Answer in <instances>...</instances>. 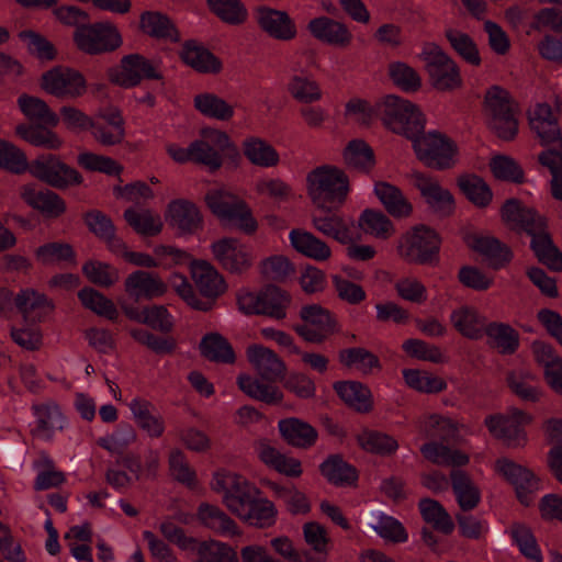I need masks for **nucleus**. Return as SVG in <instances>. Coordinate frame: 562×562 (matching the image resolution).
Here are the masks:
<instances>
[{"instance_id": "9b49d317", "label": "nucleus", "mask_w": 562, "mask_h": 562, "mask_svg": "<svg viewBox=\"0 0 562 562\" xmlns=\"http://www.w3.org/2000/svg\"><path fill=\"white\" fill-rule=\"evenodd\" d=\"M300 317L302 323L294 330L307 342L322 344L338 330L336 316L319 304L302 306Z\"/></svg>"}, {"instance_id": "69168bd1", "label": "nucleus", "mask_w": 562, "mask_h": 562, "mask_svg": "<svg viewBox=\"0 0 562 562\" xmlns=\"http://www.w3.org/2000/svg\"><path fill=\"white\" fill-rule=\"evenodd\" d=\"M369 526L385 540L405 542L408 539L402 524L383 513H373Z\"/></svg>"}, {"instance_id": "5fc2aeb1", "label": "nucleus", "mask_w": 562, "mask_h": 562, "mask_svg": "<svg viewBox=\"0 0 562 562\" xmlns=\"http://www.w3.org/2000/svg\"><path fill=\"white\" fill-rule=\"evenodd\" d=\"M123 216L127 224L142 236H156L162 229L160 215L150 210L136 211L131 207L124 211Z\"/></svg>"}, {"instance_id": "f8f14e48", "label": "nucleus", "mask_w": 562, "mask_h": 562, "mask_svg": "<svg viewBox=\"0 0 562 562\" xmlns=\"http://www.w3.org/2000/svg\"><path fill=\"white\" fill-rule=\"evenodd\" d=\"M30 171L36 179L58 190L80 186L83 182V178L78 170L53 154L38 156L31 162Z\"/></svg>"}, {"instance_id": "79ce46f5", "label": "nucleus", "mask_w": 562, "mask_h": 562, "mask_svg": "<svg viewBox=\"0 0 562 562\" xmlns=\"http://www.w3.org/2000/svg\"><path fill=\"white\" fill-rule=\"evenodd\" d=\"M457 183L465 198L476 207L484 209L491 204L493 192L480 176L474 173L461 175Z\"/></svg>"}, {"instance_id": "58836bf2", "label": "nucleus", "mask_w": 562, "mask_h": 562, "mask_svg": "<svg viewBox=\"0 0 562 562\" xmlns=\"http://www.w3.org/2000/svg\"><path fill=\"white\" fill-rule=\"evenodd\" d=\"M291 304V295L281 288L268 284L260 290V315L283 319Z\"/></svg>"}, {"instance_id": "7ed1b4c3", "label": "nucleus", "mask_w": 562, "mask_h": 562, "mask_svg": "<svg viewBox=\"0 0 562 562\" xmlns=\"http://www.w3.org/2000/svg\"><path fill=\"white\" fill-rule=\"evenodd\" d=\"M374 113L387 130L408 139L424 132L425 117L419 109L395 94H389L376 102Z\"/></svg>"}, {"instance_id": "f257e3e1", "label": "nucleus", "mask_w": 562, "mask_h": 562, "mask_svg": "<svg viewBox=\"0 0 562 562\" xmlns=\"http://www.w3.org/2000/svg\"><path fill=\"white\" fill-rule=\"evenodd\" d=\"M214 492L222 495L223 504L240 520L257 527L274 524L277 508L268 498H259V490L236 472L220 470L211 481Z\"/></svg>"}, {"instance_id": "774afa93", "label": "nucleus", "mask_w": 562, "mask_h": 562, "mask_svg": "<svg viewBox=\"0 0 562 562\" xmlns=\"http://www.w3.org/2000/svg\"><path fill=\"white\" fill-rule=\"evenodd\" d=\"M194 550L199 562H237L236 551L220 541L196 542Z\"/></svg>"}, {"instance_id": "f704fd0d", "label": "nucleus", "mask_w": 562, "mask_h": 562, "mask_svg": "<svg viewBox=\"0 0 562 562\" xmlns=\"http://www.w3.org/2000/svg\"><path fill=\"white\" fill-rule=\"evenodd\" d=\"M453 327L464 337L477 340L484 336L486 318L472 306H461L450 315Z\"/></svg>"}, {"instance_id": "f03ea898", "label": "nucleus", "mask_w": 562, "mask_h": 562, "mask_svg": "<svg viewBox=\"0 0 562 562\" xmlns=\"http://www.w3.org/2000/svg\"><path fill=\"white\" fill-rule=\"evenodd\" d=\"M307 194L318 210L337 211L346 202L349 178L339 168L324 165L307 173Z\"/></svg>"}, {"instance_id": "b1692460", "label": "nucleus", "mask_w": 562, "mask_h": 562, "mask_svg": "<svg viewBox=\"0 0 562 562\" xmlns=\"http://www.w3.org/2000/svg\"><path fill=\"white\" fill-rule=\"evenodd\" d=\"M124 289L128 296L136 301L153 300L167 292V284L157 273L136 270L125 279Z\"/></svg>"}, {"instance_id": "39448f33", "label": "nucleus", "mask_w": 562, "mask_h": 562, "mask_svg": "<svg viewBox=\"0 0 562 562\" xmlns=\"http://www.w3.org/2000/svg\"><path fill=\"white\" fill-rule=\"evenodd\" d=\"M533 416L517 407L504 413L488 415L484 419L488 432L509 449H522L528 443L526 427L532 424Z\"/></svg>"}, {"instance_id": "c9c22d12", "label": "nucleus", "mask_w": 562, "mask_h": 562, "mask_svg": "<svg viewBox=\"0 0 562 562\" xmlns=\"http://www.w3.org/2000/svg\"><path fill=\"white\" fill-rule=\"evenodd\" d=\"M259 459L269 468L291 477L302 474L301 462L295 458H289L272 447L268 441L260 440L257 443Z\"/></svg>"}, {"instance_id": "052dcab7", "label": "nucleus", "mask_w": 562, "mask_h": 562, "mask_svg": "<svg viewBox=\"0 0 562 562\" xmlns=\"http://www.w3.org/2000/svg\"><path fill=\"white\" fill-rule=\"evenodd\" d=\"M137 439L135 429L128 424H121L114 431L98 439V445L112 454H122Z\"/></svg>"}, {"instance_id": "ddd939ff", "label": "nucleus", "mask_w": 562, "mask_h": 562, "mask_svg": "<svg viewBox=\"0 0 562 562\" xmlns=\"http://www.w3.org/2000/svg\"><path fill=\"white\" fill-rule=\"evenodd\" d=\"M41 88L58 99H78L86 93L87 81L80 71L56 66L42 75Z\"/></svg>"}, {"instance_id": "0e129e2a", "label": "nucleus", "mask_w": 562, "mask_h": 562, "mask_svg": "<svg viewBox=\"0 0 562 562\" xmlns=\"http://www.w3.org/2000/svg\"><path fill=\"white\" fill-rule=\"evenodd\" d=\"M321 472L335 485L351 484L357 479L356 470L340 457L331 456L321 464Z\"/></svg>"}, {"instance_id": "f3484780", "label": "nucleus", "mask_w": 562, "mask_h": 562, "mask_svg": "<svg viewBox=\"0 0 562 562\" xmlns=\"http://www.w3.org/2000/svg\"><path fill=\"white\" fill-rule=\"evenodd\" d=\"M501 218L505 226L516 233L529 234L540 228L548 218L536 209L525 205L519 199H507L501 207Z\"/></svg>"}, {"instance_id": "c756f323", "label": "nucleus", "mask_w": 562, "mask_h": 562, "mask_svg": "<svg viewBox=\"0 0 562 562\" xmlns=\"http://www.w3.org/2000/svg\"><path fill=\"white\" fill-rule=\"evenodd\" d=\"M181 60L201 74H218L222 70L221 60L203 45L187 41L180 52Z\"/></svg>"}, {"instance_id": "3c124183", "label": "nucleus", "mask_w": 562, "mask_h": 562, "mask_svg": "<svg viewBox=\"0 0 562 562\" xmlns=\"http://www.w3.org/2000/svg\"><path fill=\"white\" fill-rule=\"evenodd\" d=\"M245 157L255 166L269 168L278 165V151L265 139L259 137L246 138L243 143Z\"/></svg>"}, {"instance_id": "72a5a7b5", "label": "nucleus", "mask_w": 562, "mask_h": 562, "mask_svg": "<svg viewBox=\"0 0 562 562\" xmlns=\"http://www.w3.org/2000/svg\"><path fill=\"white\" fill-rule=\"evenodd\" d=\"M199 521L217 535L233 537L240 535L236 522L218 506L202 503L196 512Z\"/></svg>"}, {"instance_id": "6ab92c4d", "label": "nucleus", "mask_w": 562, "mask_h": 562, "mask_svg": "<svg viewBox=\"0 0 562 562\" xmlns=\"http://www.w3.org/2000/svg\"><path fill=\"white\" fill-rule=\"evenodd\" d=\"M256 18L260 29L274 40L288 42L296 37L295 22L285 11L259 7Z\"/></svg>"}, {"instance_id": "a18cd8bd", "label": "nucleus", "mask_w": 562, "mask_h": 562, "mask_svg": "<svg viewBox=\"0 0 562 562\" xmlns=\"http://www.w3.org/2000/svg\"><path fill=\"white\" fill-rule=\"evenodd\" d=\"M451 484L458 505L462 510L469 512L479 505L481 492L467 473L452 471Z\"/></svg>"}, {"instance_id": "49530a36", "label": "nucleus", "mask_w": 562, "mask_h": 562, "mask_svg": "<svg viewBox=\"0 0 562 562\" xmlns=\"http://www.w3.org/2000/svg\"><path fill=\"white\" fill-rule=\"evenodd\" d=\"M359 228L367 235L386 240L395 234L392 221L383 212L366 209L358 218Z\"/></svg>"}, {"instance_id": "e2e57ef3", "label": "nucleus", "mask_w": 562, "mask_h": 562, "mask_svg": "<svg viewBox=\"0 0 562 562\" xmlns=\"http://www.w3.org/2000/svg\"><path fill=\"white\" fill-rule=\"evenodd\" d=\"M536 361L542 369L547 385L553 393L562 396V358L557 353H537Z\"/></svg>"}, {"instance_id": "7c9ffc66", "label": "nucleus", "mask_w": 562, "mask_h": 562, "mask_svg": "<svg viewBox=\"0 0 562 562\" xmlns=\"http://www.w3.org/2000/svg\"><path fill=\"white\" fill-rule=\"evenodd\" d=\"M374 193L392 217L406 218L412 215L413 205L400 188L380 181L374 184Z\"/></svg>"}, {"instance_id": "dca6fc26", "label": "nucleus", "mask_w": 562, "mask_h": 562, "mask_svg": "<svg viewBox=\"0 0 562 562\" xmlns=\"http://www.w3.org/2000/svg\"><path fill=\"white\" fill-rule=\"evenodd\" d=\"M214 259L226 271L235 274L246 272L252 266L249 247L233 237H224L211 245Z\"/></svg>"}, {"instance_id": "473e14b6", "label": "nucleus", "mask_w": 562, "mask_h": 562, "mask_svg": "<svg viewBox=\"0 0 562 562\" xmlns=\"http://www.w3.org/2000/svg\"><path fill=\"white\" fill-rule=\"evenodd\" d=\"M291 246L301 255L315 261H325L330 258V247L311 232L294 228L289 234Z\"/></svg>"}, {"instance_id": "4c0bfd02", "label": "nucleus", "mask_w": 562, "mask_h": 562, "mask_svg": "<svg viewBox=\"0 0 562 562\" xmlns=\"http://www.w3.org/2000/svg\"><path fill=\"white\" fill-rule=\"evenodd\" d=\"M273 494L281 501L292 515H305L311 510V503L306 494L292 484L282 485L272 481H263Z\"/></svg>"}, {"instance_id": "338daca9", "label": "nucleus", "mask_w": 562, "mask_h": 562, "mask_svg": "<svg viewBox=\"0 0 562 562\" xmlns=\"http://www.w3.org/2000/svg\"><path fill=\"white\" fill-rule=\"evenodd\" d=\"M446 37L454 52L467 63L480 66L481 57L475 42L472 37L461 31L449 29Z\"/></svg>"}, {"instance_id": "680f3d73", "label": "nucleus", "mask_w": 562, "mask_h": 562, "mask_svg": "<svg viewBox=\"0 0 562 562\" xmlns=\"http://www.w3.org/2000/svg\"><path fill=\"white\" fill-rule=\"evenodd\" d=\"M419 510L424 520L437 530L443 533H450L453 530L454 524L439 502L424 498L419 502Z\"/></svg>"}, {"instance_id": "37998d69", "label": "nucleus", "mask_w": 562, "mask_h": 562, "mask_svg": "<svg viewBox=\"0 0 562 562\" xmlns=\"http://www.w3.org/2000/svg\"><path fill=\"white\" fill-rule=\"evenodd\" d=\"M508 385L513 393L526 402H539L544 392L537 382V376L527 370H515L509 373Z\"/></svg>"}, {"instance_id": "c85d7f7f", "label": "nucleus", "mask_w": 562, "mask_h": 562, "mask_svg": "<svg viewBox=\"0 0 562 562\" xmlns=\"http://www.w3.org/2000/svg\"><path fill=\"white\" fill-rule=\"evenodd\" d=\"M470 247L485 257L494 270L506 267L514 257L512 249L499 239L491 236H473Z\"/></svg>"}, {"instance_id": "c03bdc74", "label": "nucleus", "mask_w": 562, "mask_h": 562, "mask_svg": "<svg viewBox=\"0 0 562 562\" xmlns=\"http://www.w3.org/2000/svg\"><path fill=\"white\" fill-rule=\"evenodd\" d=\"M484 335L491 348H498L502 351H516L520 346L519 333L507 323H487Z\"/></svg>"}, {"instance_id": "4d7b16f0", "label": "nucleus", "mask_w": 562, "mask_h": 562, "mask_svg": "<svg viewBox=\"0 0 562 562\" xmlns=\"http://www.w3.org/2000/svg\"><path fill=\"white\" fill-rule=\"evenodd\" d=\"M508 532L512 540L518 547L520 553L525 558L532 562L543 561L540 547L538 546L537 540L528 526L521 522H515L509 527Z\"/></svg>"}, {"instance_id": "20e7f679", "label": "nucleus", "mask_w": 562, "mask_h": 562, "mask_svg": "<svg viewBox=\"0 0 562 562\" xmlns=\"http://www.w3.org/2000/svg\"><path fill=\"white\" fill-rule=\"evenodd\" d=\"M484 110L488 127L503 140H512L518 132L517 108L510 93L492 86L485 93Z\"/></svg>"}, {"instance_id": "603ef678", "label": "nucleus", "mask_w": 562, "mask_h": 562, "mask_svg": "<svg viewBox=\"0 0 562 562\" xmlns=\"http://www.w3.org/2000/svg\"><path fill=\"white\" fill-rule=\"evenodd\" d=\"M36 432L44 439H50L56 430L65 427L66 419L56 404H43L34 407Z\"/></svg>"}, {"instance_id": "bb28decb", "label": "nucleus", "mask_w": 562, "mask_h": 562, "mask_svg": "<svg viewBox=\"0 0 562 562\" xmlns=\"http://www.w3.org/2000/svg\"><path fill=\"white\" fill-rule=\"evenodd\" d=\"M191 274L203 300H210L212 304L226 289L223 277L205 260L192 262Z\"/></svg>"}, {"instance_id": "4be33fe9", "label": "nucleus", "mask_w": 562, "mask_h": 562, "mask_svg": "<svg viewBox=\"0 0 562 562\" xmlns=\"http://www.w3.org/2000/svg\"><path fill=\"white\" fill-rule=\"evenodd\" d=\"M528 236L530 237V249L538 262L551 271L562 272V252L552 239L548 220L541 224L540 228H535Z\"/></svg>"}, {"instance_id": "a19ab883", "label": "nucleus", "mask_w": 562, "mask_h": 562, "mask_svg": "<svg viewBox=\"0 0 562 562\" xmlns=\"http://www.w3.org/2000/svg\"><path fill=\"white\" fill-rule=\"evenodd\" d=\"M18 105L31 122L49 127H55L59 123L58 115L40 98L25 93L21 94L18 99Z\"/></svg>"}, {"instance_id": "bf43d9fd", "label": "nucleus", "mask_w": 562, "mask_h": 562, "mask_svg": "<svg viewBox=\"0 0 562 562\" xmlns=\"http://www.w3.org/2000/svg\"><path fill=\"white\" fill-rule=\"evenodd\" d=\"M210 11L222 22L239 25L247 20L248 12L240 0H206Z\"/></svg>"}, {"instance_id": "864d4df0", "label": "nucleus", "mask_w": 562, "mask_h": 562, "mask_svg": "<svg viewBox=\"0 0 562 562\" xmlns=\"http://www.w3.org/2000/svg\"><path fill=\"white\" fill-rule=\"evenodd\" d=\"M49 126L42 124H21L16 126V134L36 147H44L47 149H58L63 145V140L58 135L48 128Z\"/></svg>"}, {"instance_id": "ea45409f", "label": "nucleus", "mask_w": 562, "mask_h": 562, "mask_svg": "<svg viewBox=\"0 0 562 562\" xmlns=\"http://www.w3.org/2000/svg\"><path fill=\"white\" fill-rule=\"evenodd\" d=\"M278 427L284 440L294 447L307 448L317 438V432L311 425L294 417L280 420Z\"/></svg>"}, {"instance_id": "de8ad7c7", "label": "nucleus", "mask_w": 562, "mask_h": 562, "mask_svg": "<svg viewBox=\"0 0 562 562\" xmlns=\"http://www.w3.org/2000/svg\"><path fill=\"white\" fill-rule=\"evenodd\" d=\"M420 452L426 460L437 465L462 467L469 462L467 453L435 441L423 445Z\"/></svg>"}, {"instance_id": "4468645a", "label": "nucleus", "mask_w": 562, "mask_h": 562, "mask_svg": "<svg viewBox=\"0 0 562 562\" xmlns=\"http://www.w3.org/2000/svg\"><path fill=\"white\" fill-rule=\"evenodd\" d=\"M161 78L157 65L140 54L123 56L120 68L109 71L110 81L123 88L136 87L143 79L158 80Z\"/></svg>"}, {"instance_id": "6e6552de", "label": "nucleus", "mask_w": 562, "mask_h": 562, "mask_svg": "<svg viewBox=\"0 0 562 562\" xmlns=\"http://www.w3.org/2000/svg\"><path fill=\"white\" fill-rule=\"evenodd\" d=\"M440 238L438 234L424 225L405 233L398 240V255L415 265H437L439 261Z\"/></svg>"}, {"instance_id": "a878e982", "label": "nucleus", "mask_w": 562, "mask_h": 562, "mask_svg": "<svg viewBox=\"0 0 562 562\" xmlns=\"http://www.w3.org/2000/svg\"><path fill=\"white\" fill-rule=\"evenodd\" d=\"M128 408L137 427L150 438H159L165 432V419L156 412L151 402L143 397H134Z\"/></svg>"}, {"instance_id": "423d86ee", "label": "nucleus", "mask_w": 562, "mask_h": 562, "mask_svg": "<svg viewBox=\"0 0 562 562\" xmlns=\"http://www.w3.org/2000/svg\"><path fill=\"white\" fill-rule=\"evenodd\" d=\"M205 203L211 212L223 222L234 225L246 235H252L258 223L247 203L226 190H210Z\"/></svg>"}, {"instance_id": "6e6d98bb", "label": "nucleus", "mask_w": 562, "mask_h": 562, "mask_svg": "<svg viewBox=\"0 0 562 562\" xmlns=\"http://www.w3.org/2000/svg\"><path fill=\"white\" fill-rule=\"evenodd\" d=\"M357 441L367 452L380 456H391L398 449V442L394 437L375 430H362L357 435Z\"/></svg>"}, {"instance_id": "5701e85b", "label": "nucleus", "mask_w": 562, "mask_h": 562, "mask_svg": "<svg viewBox=\"0 0 562 562\" xmlns=\"http://www.w3.org/2000/svg\"><path fill=\"white\" fill-rule=\"evenodd\" d=\"M22 200L47 218H58L66 212L65 200L49 189H36L33 184L21 188Z\"/></svg>"}, {"instance_id": "412c9836", "label": "nucleus", "mask_w": 562, "mask_h": 562, "mask_svg": "<svg viewBox=\"0 0 562 562\" xmlns=\"http://www.w3.org/2000/svg\"><path fill=\"white\" fill-rule=\"evenodd\" d=\"M414 178L415 187L419 190L432 212L441 217L453 213L454 199L449 190L443 189L437 180L424 173L418 172Z\"/></svg>"}, {"instance_id": "2f4dec72", "label": "nucleus", "mask_w": 562, "mask_h": 562, "mask_svg": "<svg viewBox=\"0 0 562 562\" xmlns=\"http://www.w3.org/2000/svg\"><path fill=\"white\" fill-rule=\"evenodd\" d=\"M142 32L156 40L180 41V33L170 18L158 11H145L139 16Z\"/></svg>"}, {"instance_id": "393cba45", "label": "nucleus", "mask_w": 562, "mask_h": 562, "mask_svg": "<svg viewBox=\"0 0 562 562\" xmlns=\"http://www.w3.org/2000/svg\"><path fill=\"white\" fill-rule=\"evenodd\" d=\"M167 221L181 234H193L202 228L203 220L198 206L191 201L179 199L168 205Z\"/></svg>"}, {"instance_id": "cd10ccee", "label": "nucleus", "mask_w": 562, "mask_h": 562, "mask_svg": "<svg viewBox=\"0 0 562 562\" xmlns=\"http://www.w3.org/2000/svg\"><path fill=\"white\" fill-rule=\"evenodd\" d=\"M313 227L325 235L330 237L342 245H348L352 241L351 225L336 211L318 210L317 213L312 214Z\"/></svg>"}, {"instance_id": "8fccbe9b", "label": "nucleus", "mask_w": 562, "mask_h": 562, "mask_svg": "<svg viewBox=\"0 0 562 562\" xmlns=\"http://www.w3.org/2000/svg\"><path fill=\"white\" fill-rule=\"evenodd\" d=\"M237 384L249 397L269 405L279 404L283 398L282 392L277 386L260 382L247 374H240L237 378Z\"/></svg>"}, {"instance_id": "a211bd4d", "label": "nucleus", "mask_w": 562, "mask_h": 562, "mask_svg": "<svg viewBox=\"0 0 562 562\" xmlns=\"http://www.w3.org/2000/svg\"><path fill=\"white\" fill-rule=\"evenodd\" d=\"M307 30L318 42L338 48L349 47L353 38L347 24L325 15L312 19Z\"/></svg>"}, {"instance_id": "9d476101", "label": "nucleus", "mask_w": 562, "mask_h": 562, "mask_svg": "<svg viewBox=\"0 0 562 562\" xmlns=\"http://www.w3.org/2000/svg\"><path fill=\"white\" fill-rule=\"evenodd\" d=\"M430 85L439 91H451L462 85L456 61L438 45L427 44L422 53Z\"/></svg>"}, {"instance_id": "e433bc0d", "label": "nucleus", "mask_w": 562, "mask_h": 562, "mask_svg": "<svg viewBox=\"0 0 562 562\" xmlns=\"http://www.w3.org/2000/svg\"><path fill=\"white\" fill-rule=\"evenodd\" d=\"M339 398L350 408L359 413H368L373 407L371 391L357 381H341L334 385Z\"/></svg>"}, {"instance_id": "1a4fd4ad", "label": "nucleus", "mask_w": 562, "mask_h": 562, "mask_svg": "<svg viewBox=\"0 0 562 562\" xmlns=\"http://www.w3.org/2000/svg\"><path fill=\"white\" fill-rule=\"evenodd\" d=\"M72 40L80 52L91 56L112 53L123 44L117 26L109 21L87 22L75 30Z\"/></svg>"}, {"instance_id": "0eeeda50", "label": "nucleus", "mask_w": 562, "mask_h": 562, "mask_svg": "<svg viewBox=\"0 0 562 562\" xmlns=\"http://www.w3.org/2000/svg\"><path fill=\"white\" fill-rule=\"evenodd\" d=\"M413 148L417 158L428 168L436 170L450 169L456 165L457 144L439 132L417 134L412 137Z\"/></svg>"}, {"instance_id": "2eb2a0df", "label": "nucleus", "mask_w": 562, "mask_h": 562, "mask_svg": "<svg viewBox=\"0 0 562 562\" xmlns=\"http://www.w3.org/2000/svg\"><path fill=\"white\" fill-rule=\"evenodd\" d=\"M494 471L515 487L517 498L522 505L528 506L532 502L539 490V482L529 469L508 457H501L494 462Z\"/></svg>"}, {"instance_id": "09e8293b", "label": "nucleus", "mask_w": 562, "mask_h": 562, "mask_svg": "<svg viewBox=\"0 0 562 562\" xmlns=\"http://www.w3.org/2000/svg\"><path fill=\"white\" fill-rule=\"evenodd\" d=\"M194 108L204 116L217 121H229L234 116V106L215 93L196 94Z\"/></svg>"}, {"instance_id": "aec40b11", "label": "nucleus", "mask_w": 562, "mask_h": 562, "mask_svg": "<svg viewBox=\"0 0 562 562\" xmlns=\"http://www.w3.org/2000/svg\"><path fill=\"white\" fill-rule=\"evenodd\" d=\"M14 306L25 323L32 325L45 321L54 310L52 300L32 288L19 291L14 296Z\"/></svg>"}, {"instance_id": "13d9d810", "label": "nucleus", "mask_w": 562, "mask_h": 562, "mask_svg": "<svg viewBox=\"0 0 562 562\" xmlns=\"http://www.w3.org/2000/svg\"><path fill=\"white\" fill-rule=\"evenodd\" d=\"M344 160L350 168L369 172L374 166V154L364 140L353 139L344 149Z\"/></svg>"}]
</instances>
